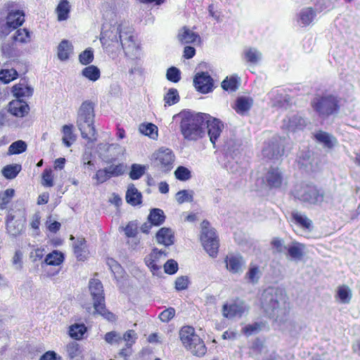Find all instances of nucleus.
<instances>
[{"mask_svg": "<svg viewBox=\"0 0 360 360\" xmlns=\"http://www.w3.org/2000/svg\"><path fill=\"white\" fill-rule=\"evenodd\" d=\"M200 240L205 251L212 257H216L219 249V240L215 230L210 226L207 220H203L201 223Z\"/></svg>", "mask_w": 360, "mask_h": 360, "instance_id": "9d476101", "label": "nucleus"}, {"mask_svg": "<svg viewBox=\"0 0 360 360\" xmlns=\"http://www.w3.org/2000/svg\"><path fill=\"white\" fill-rule=\"evenodd\" d=\"M304 245L298 242H292L287 247L288 254L295 261H300L304 256Z\"/></svg>", "mask_w": 360, "mask_h": 360, "instance_id": "c756f323", "label": "nucleus"}, {"mask_svg": "<svg viewBox=\"0 0 360 360\" xmlns=\"http://www.w3.org/2000/svg\"><path fill=\"white\" fill-rule=\"evenodd\" d=\"M146 167L139 164H132L129 177L133 180L139 179L146 172Z\"/></svg>", "mask_w": 360, "mask_h": 360, "instance_id": "6e6d98bb", "label": "nucleus"}, {"mask_svg": "<svg viewBox=\"0 0 360 360\" xmlns=\"http://www.w3.org/2000/svg\"><path fill=\"white\" fill-rule=\"evenodd\" d=\"M316 16L315 10L311 7L302 8L296 15V21L301 27H306L313 22Z\"/></svg>", "mask_w": 360, "mask_h": 360, "instance_id": "6ab92c4d", "label": "nucleus"}, {"mask_svg": "<svg viewBox=\"0 0 360 360\" xmlns=\"http://www.w3.org/2000/svg\"><path fill=\"white\" fill-rule=\"evenodd\" d=\"M74 253L78 260L84 261L86 259L85 248L86 240L84 238H78L73 245Z\"/></svg>", "mask_w": 360, "mask_h": 360, "instance_id": "4c0bfd02", "label": "nucleus"}, {"mask_svg": "<svg viewBox=\"0 0 360 360\" xmlns=\"http://www.w3.org/2000/svg\"><path fill=\"white\" fill-rule=\"evenodd\" d=\"M295 198L300 202L314 205H321L322 202H330L332 198L321 188L311 184H297L292 191Z\"/></svg>", "mask_w": 360, "mask_h": 360, "instance_id": "20e7f679", "label": "nucleus"}, {"mask_svg": "<svg viewBox=\"0 0 360 360\" xmlns=\"http://www.w3.org/2000/svg\"><path fill=\"white\" fill-rule=\"evenodd\" d=\"M252 99L248 97H238L235 103L234 109L237 113L244 115L247 112L252 105Z\"/></svg>", "mask_w": 360, "mask_h": 360, "instance_id": "473e14b6", "label": "nucleus"}, {"mask_svg": "<svg viewBox=\"0 0 360 360\" xmlns=\"http://www.w3.org/2000/svg\"><path fill=\"white\" fill-rule=\"evenodd\" d=\"M311 106L317 115L323 119L338 113L340 110L338 97L331 94L315 97L311 101Z\"/></svg>", "mask_w": 360, "mask_h": 360, "instance_id": "1a4fd4ad", "label": "nucleus"}, {"mask_svg": "<svg viewBox=\"0 0 360 360\" xmlns=\"http://www.w3.org/2000/svg\"><path fill=\"white\" fill-rule=\"evenodd\" d=\"M125 198L127 202L132 206L139 205L142 202L141 193L132 184L128 186Z\"/></svg>", "mask_w": 360, "mask_h": 360, "instance_id": "c85d7f7f", "label": "nucleus"}, {"mask_svg": "<svg viewBox=\"0 0 360 360\" xmlns=\"http://www.w3.org/2000/svg\"><path fill=\"white\" fill-rule=\"evenodd\" d=\"M209 117L206 119L205 123L207 134L213 147L217 148V143L224 129V123L220 120L212 117L210 115H209Z\"/></svg>", "mask_w": 360, "mask_h": 360, "instance_id": "ddd939ff", "label": "nucleus"}, {"mask_svg": "<svg viewBox=\"0 0 360 360\" xmlns=\"http://www.w3.org/2000/svg\"><path fill=\"white\" fill-rule=\"evenodd\" d=\"M15 4L6 3L0 11V39L3 41L13 30L18 28L25 21L22 11L15 10Z\"/></svg>", "mask_w": 360, "mask_h": 360, "instance_id": "7ed1b4c3", "label": "nucleus"}, {"mask_svg": "<svg viewBox=\"0 0 360 360\" xmlns=\"http://www.w3.org/2000/svg\"><path fill=\"white\" fill-rule=\"evenodd\" d=\"M12 93L17 99H22V97H30L32 96L34 89L27 84L25 79L12 87Z\"/></svg>", "mask_w": 360, "mask_h": 360, "instance_id": "a878e982", "label": "nucleus"}, {"mask_svg": "<svg viewBox=\"0 0 360 360\" xmlns=\"http://www.w3.org/2000/svg\"><path fill=\"white\" fill-rule=\"evenodd\" d=\"M338 296L342 303H349L352 297L351 290L346 285L340 286L338 290Z\"/></svg>", "mask_w": 360, "mask_h": 360, "instance_id": "e2e57ef3", "label": "nucleus"}, {"mask_svg": "<svg viewBox=\"0 0 360 360\" xmlns=\"http://www.w3.org/2000/svg\"><path fill=\"white\" fill-rule=\"evenodd\" d=\"M292 219L300 227L311 230L312 228V221L305 214L294 210L291 212Z\"/></svg>", "mask_w": 360, "mask_h": 360, "instance_id": "2f4dec72", "label": "nucleus"}, {"mask_svg": "<svg viewBox=\"0 0 360 360\" xmlns=\"http://www.w3.org/2000/svg\"><path fill=\"white\" fill-rule=\"evenodd\" d=\"M72 45L67 39H63L58 46V58L62 60H67L72 51Z\"/></svg>", "mask_w": 360, "mask_h": 360, "instance_id": "c9c22d12", "label": "nucleus"}, {"mask_svg": "<svg viewBox=\"0 0 360 360\" xmlns=\"http://www.w3.org/2000/svg\"><path fill=\"white\" fill-rule=\"evenodd\" d=\"M314 138L317 142L329 149L332 148L336 142V139L334 136L323 131L316 132L314 134Z\"/></svg>", "mask_w": 360, "mask_h": 360, "instance_id": "7c9ffc66", "label": "nucleus"}, {"mask_svg": "<svg viewBox=\"0 0 360 360\" xmlns=\"http://www.w3.org/2000/svg\"><path fill=\"white\" fill-rule=\"evenodd\" d=\"M94 60V51L91 48L86 49L79 56V62L84 65L90 64Z\"/></svg>", "mask_w": 360, "mask_h": 360, "instance_id": "338daca9", "label": "nucleus"}, {"mask_svg": "<svg viewBox=\"0 0 360 360\" xmlns=\"http://www.w3.org/2000/svg\"><path fill=\"white\" fill-rule=\"evenodd\" d=\"M123 33L124 37H122L120 40V41H122L121 49L124 50L127 56L129 54H134V52L137 50L138 46L135 42L131 29L129 27H127L125 31Z\"/></svg>", "mask_w": 360, "mask_h": 360, "instance_id": "aec40b11", "label": "nucleus"}, {"mask_svg": "<svg viewBox=\"0 0 360 360\" xmlns=\"http://www.w3.org/2000/svg\"><path fill=\"white\" fill-rule=\"evenodd\" d=\"M239 84V78L236 76L226 77L221 82V87L225 91H235L238 89Z\"/></svg>", "mask_w": 360, "mask_h": 360, "instance_id": "a18cd8bd", "label": "nucleus"}, {"mask_svg": "<svg viewBox=\"0 0 360 360\" xmlns=\"http://www.w3.org/2000/svg\"><path fill=\"white\" fill-rule=\"evenodd\" d=\"M94 103L89 101L83 102L78 111L77 125L82 137L90 142L96 140V132L94 126Z\"/></svg>", "mask_w": 360, "mask_h": 360, "instance_id": "39448f33", "label": "nucleus"}, {"mask_svg": "<svg viewBox=\"0 0 360 360\" xmlns=\"http://www.w3.org/2000/svg\"><path fill=\"white\" fill-rule=\"evenodd\" d=\"M193 85L198 91L207 94L212 91L214 80L207 72H201L195 75Z\"/></svg>", "mask_w": 360, "mask_h": 360, "instance_id": "4468645a", "label": "nucleus"}, {"mask_svg": "<svg viewBox=\"0 0 360 360\" xmlns=\"http://www.w3.org/2000/svg\"><path fill=\"white\" fill-rule=\"evenodd\" d=\"M8 112L17 117H24L30 112V106L23 99L13 100L8 105Z\"/></svg>", "mask_w": 360, "mask_h": 360, "instance_id": "a211bd4d", "label": "nucleus"}, {"mask_svg": "<svg viewBox=\"0 0 360 360\" xmlns=\"http://www.w3.org/2000/svg\"><path fill=\"white\" fill-rule=\"evenodd\" d=\"M306 125V120L297 114L292 115L283 120V126L290 131L303 129Z\"/></svg>", "mask_w": 360, "mask_h": 360, "instance_id": "b1692460", "label": "nucleus"}, {"mask_svg": "<svg viewBox=\"0 0 360 360\" xmlns=\"http://www.w3.org/2000/svg\"><path fill=\"white\" fill-rule=\"evenodd\" d=\"M249 309L248 304L241 300H236L233 303L223 305L222 312L227 319L241 317Z\"/></svg>", "mask_w": 360, "mask_h": 360, "instance_id": "2eb2a0df", "label": "nucleus"}, {"mask_svg": "<svg viewBox=\"0 0 360 360\" xmlns=\"http://www.w3.org/2000/svg\"><path fill=\"white\" fill-rule=\"evenodd\" d=\"M127 26L122 23H105L102 27L100 41L103 48L108 53H114L121 50L122 37Z\"/></svg>", "mask_w": 360, "mask_h": 360, "instance_id": "423d86ee", "label": "nucleus"}, {"mask_svg": "<svg viewBox=\"0 0 360 360\" xmlns=\"http://www.w3.org/2000/svg\"><path fill=\"white\" fill-rule=\"evenodd\" d=\"M56 11L58 14V20L59 21L67 20L69 18V13L70 11L69 2L67 0H61Z\"/></svg>", "mask_w": 360, "mask_h": 360, "instance_id": "ea45409f", "label": "nucleus"}, {"mask_svg": "<svg viewBox=\"0 0 360 360\" xmlns=\"http://www.w3.org/2000/svg\"><path fill=\"white\" fill-rule=\"evenodd\" d=\"M166 219V216L161 209L153 208L150 210L148 221L155 226L162 225Z\"/></svg>", "mask_w": 360, "mask_h": 360, "instance_id": "72a5a7b5", "label": "nucleus"}, {"mask_svg": "<svg viewBox=\"0 0 360 360\" xmlns=\"http://www.w3.org/2000/svg\"><path fill=\"white\" fill-rule=\"evenodd\" d=\"M64 134L63 142L66 147L71 146L73 141H75V136L72 133V125H64L63 127Z\"/></svg>", "mask_w": 360, "mask_h": 360, "instance_id": "09e8293b", "label": "nucleus"}, {"mask_svg": "<svg viewBox=\"0 0 360 360\" xmlns=\"http://www.w3.org/2000/svg\"><path fill=\"white\" fill-rule=\"evenodd\" d=\"M66 352L68 357L70 359H73L81 355L82 349L80 345L77 342H72L67 345Z\"/></svg>", "mask_w": 360, "mask_h": 360, "instance_id": "8fccbe9b", "label": "nucleus"}, {"mask_svg": "<svg viewBox=\"0 0 360 360\" xmlns=\"http://www.w3.org/2000/svg\"><path fill=\"white\" fill-rule=\"evenodd\" d=\"M21 169L20 165H8L3 168L2 174L7 179H13L17 176Z\"/></svg>", "mask_w": 360, "mask_h": 360, "instance_id": "79ce46f5", "label": "nucleus"}, {"mask_svg": "<svg viewBox=\"0 0 360 360\" xmlns=\"http://www.w3.org/2000/svg\"><path fill=\"white\" fill-rule=\"evenodd\" d=\"M180 100V96L177 89L171 88L168 90L167 93L164 96V101L165 102V106L172 105L177 103Z\"/></svg>", "mask_w": 360, "mask_h": 360, "instance_id": "de8ad7c7", "label": "nucleus"}, {"mask_svg": "<svg viewBox=\"0 0 360 360\" xmlns=\"http://www.w3.org/2000/svg\"><path fill=\"white\" fill-rule=\"evenodd\" d=\"M89 289L93 300V304L96 313L101 315L110 321L115 320L113 313L109 311L105 307L104 291L102 283L95 278L89 281Z\"/></svg>", "mask_w": 360, "mask_h": 360, "instance_id": "6e6552de", "label": "nucleus"}, {"mask_svg": "<svg viewBox=\"0 0 360 360\" xmlns=\"http://www.w3.org/2000/svg\"><path fill=\"white\" fill-rule=\"evenodd\" d=\"M226 269L232 274H241L245 265V260L240 255H228L224 260Z\"/></svg>", "mask_w": 360, "mask_h": 360, "instance_id": "dca6fc26", "label": "nucleus"}, {"mask_svg": "<svg viewBox=\"0 0 360 360\" xmlns=\"http://www.w3.org/2000/svg\"><path fill=\"white\" fill-rule=\"evenodd\" d=\"M265 179L270 188H278L283 182V173L278 168H271L266 174Z\"/></svg>", "mask_w": 360, "mask_h": 360, "instance_id": "4be33fe9", "label": "nucleus"}, {"mask_svg": "<svg viewBox=\"0 0 360 360\" xmlns=\"http://www.w3.org/2000/svg\"><path fill=\"white\" fill-rule=\"evenodd\" d=\"M269 96L275 106L287 108L291 103L290 96L283 94L279 89H273Z\"/></svg>", "mask_w": 360, "mask_h": 360, "instance_id": "5701e85b", "label": "nucleus"}, {"mask_svg": "<svg viewBox=\"0 0 360 360\" xmlns=\"http://www.w3.org/2000/svg\"><path fill=\"white\" fill-rule=\"evenodd\" d=\"M18 76L16 70H1L0 71V80L4 84H8L15 79Z\"/></svg>", "mask_w": 360, "mask_h": 360, "instance_id": "680f3d73", "label": "nucleus"}, {"mask_svg": "<svg viewBox=\"0 0 360 360\" xmlns=\"http://www.w3.org/2000/svg\"><path fill=\"white\" fill-rule=\"evenodd\" d=\"M244 58L250 64H257L261 58L262 53L255 48H248L244 50Z\"/></svg>", "mask_w": 360, "mask_h": 360, "instance_id": "58836bf2", "label": "nucleus"}, {"mask_svg": "<svg viewBox=\"0 0 360 360\" xmlns=\"http://www.w3.org/2000/svg\"><path fill=\"white\" fill-rule=\"evenodd\" d=\"M179 338L185 348L193 355L202 356L207 352L203 340L195 333L192 326H183L179 331Z\"/></svg>", "mask_w": 360, "mask_h": 360, "instance_id": "0eeeda50", "label": "nucleus"}, {"mask_svg": "<svg viewBox=\"0 0 360 360\" xmlns=\"http://www.w3.org/2000/svg\"><path fill=\"white\" fill-rule=\"evenodd\" d=\"M14 42H2L1 51L5 58H9L15 56Z\"/></svg>", "mask_w": 360, "mask_h": 360, "instance_id": "0e129e2a", "label": "nucleus"}, {"mask_svg": "<svg viewBox=\"0 0 360 360\" xmlns=\"http://www.w3.org/2000/svg\"><path fill=\"white\" fill-rule=\"evenodd\" d=\"M106 264L108 266L112 274L114 275L115 278L117 279L119 276H122L123 269L122 266L114 259L109 257L107 258Z\"/></svg>", "mask_w": 360, "mask_h": 360, "instance_id": "864d4df0", "label": "nucleus"}, {"mask_svg": "<svg viewBox=\"0 0 360 360\" xmlns=\"http://www.w3.org/2000/svg\"><path fill=\"white\" fill-rule=\"evenodd\" d=\"M174 175L177 179L183 181L191 178V171L184 166L178 167L174 172Z\"/></svg>", "mask_w": 360, "mask_h": 360, "instance_id": "69168bd1", "label": "nucleus"}, {"mask_svg": "<svg viewBox=\"0 0 360 360\" xmlns=\"http://www.w3.org/2000/svg\"><path fill=\"white\" fill-rule=\"evenodd\" d=\"M6 230L12 236H17L21 233L24 224L21 220H14V215L9 214L6 217Z\"/></svg>", "mask_w": 360, "mask_h": 360, "instance_id": "bb28decb", "label": "nucleus"}, {"mask_svg": "<svg viewBox=\"0 0 360 360\" xmlns=\"http://www.w3.org/2000/svg\"><path fill=\"white\" fill-rule=\"evenodd\" d=\"M276 323L282 330H286L292 337H297L303 328L301 324L289 319L288 315L286 316L285 321Z\"/></svg>", "mask_w": 360, "mask_h": 360, "instance_id": "cd10ccee", "label": "nucleus"}, {"mask_svg": "<svg viewBox=\"0 0 360 360\" xmlns=\"http://www.w3.org/2000/svg\"><path fill=\"white\" fill-rule=\"evenodd\" d=\"M217 147H220L226 159L235 160L242 152V141L236 138L234 133L230 131L223 136V141Z\"/></svg>", "mask_w": 360, "mask_h": 360, "instance_id": "9b49d317", "label": "nucleus"}, {"mask_svg": "<svg viewBox=\"0 0 360 360\" xmlns=\"http://www.w3.org/2000/svg\"><path fill=\"white\" fill-rule=\"evenodd\" d=\"M224 165L226 170L231 173L240 174L243 172V168L238 165L237 158L235 160L226 159Z\"/></svg>", "mask_w": 360, "mask_h": 360, "instance_id": "603ef678", "label": "nucleus"}, {"mask_svg": "<svg viewBox=\"0 0 360 360\" xmlns=\"http://www.w3.org/2000/svg\"><path fill=\"white\" fill-rule=\"evenodd\" d=\"M265 326V323L262 321L260 323L259 322H255L252 324L246 325L245 327L243 328V333L247 335L250 336L253 334H255L258 333L259 330H262V329Z\"/></svg>", "mask_w": 360, "mask_h": 360, "instance_id": "5fc2aeb1", "label": "nucleus"}, {"mask_svg": "<svg viewBox=\"0 0 360 360\" xmlns=\"http://www.w3.org/2000/svg\"><path fill=\"white\" fill-rule=\"evenodd\" d=\"M175 156L169 148H161L152 155L154 167H158L161 171L167 172L174 167Z\"/></svg>", "mask_w": 360, "mask_h": 360, "instance_id": "f8f14e48", "label": "nucleus"}, {"mask_svg": "<svg viewBox=\"0 0 360 360\" xmlns=\"http://www.w3.org/2000/svg\"><path fill=\"white\" fill-rule=\"evenodd\" d=\"M30 33L27 29H18L12 37L13 41L27 43L30 41Z\"/></svg>", "mask_w": 360, "mask_h": 360, "instance_id": "bf43d9fd", "label": "nucleus"}, {"mask_svg": "<svg viewBox=\"0 0 360 360\" xmlns=\"http://www.w3.org/2000/svg\"><path fill=\"white\" fill-rule=\"evenodd\" d=\"M193 195L194 191L192 190H181L176 193V200L179 204L191 202L193 201Z\"/></svg>", "mask_w": 360, "mask_h": 360, "instance_id": "49530a36", "label": "nucleus"}, {"mask_svg": "<svg viewBox=\"0 0 360 360\" xmlns=\"http://www.w3.org/2000/svg\"><path fill=\"white\" fill-rule=\"evenodd\" d=\"M178 38L182 44H191L195 42L197 39H200V36L184 27L181 32L179 33Z\"/></svg>", "mask_w": 360, "mask_h": 360, "instance_id": "e433bc0d", "label": "nucleus"}, {"mask_svg": "<svg viewBox=\"0 0 360 360\" xmlns=\"http://www.w3.org/2000/svg\"><path fill=\"white\" fill-rule=\"evenodd\" d=\"M86 331V327L83 323H75L70 327L69 334L70 337L80 340Z\"/></svg>", "mask_w": 360, "mask_h": 360, "instance_id": "c03bdc74", "label": "nucleus"}, {"mask_svg": "<svg viewBox=\"0 0 360 360\" xmlns=\"http://www.w3.org/2000/svg\"><path fill=\"white\" fill-rule=\"evenodd\" d=\"M15 191L13 188L6 189L3 193L0 195V208L4 210L6 208V206L9 202L10 200L14 195Z\"/></svg>", "mask_w": 360, "mask_h": 360, "instance_id": "774afa93", "label": "nucleus"}, {"mask_svg": "<svg viewBox=\"0 0 360 360\" xmlns=\"http://www.w3.org/2000/svg\"><path fill=\"white\" fill-rule=\"evenodd\" d=\"M139 131L153 139L158 136V127L152 123L141 124L139 126Z\"/></svg>", "mask_w": 360, "mask_h": 360, "instance_id": "3c124183", "label": "nucleus"}, {"mask_svg": "<svg viewBox=\"0 0 360 360\" xmlns=\"http://www.w3.org/2000/svg\"><path fill=\"white\" fill-rule=\"evenodd\" d=\"M27 149V144L22 140L16 141L12 143L8 148L9 154H20Z\"/></svg>", "mask_w": 360, "mask_h": 360, "instance_id": "13d9d810", "label": "nucleus"}, {"mask_svg": "<svg viewBox=\"0 0 360 360\" xmlns=\"http://www.w3.org/2000/svg\"><path fill=\"white\" fill-rule=\"evenodd\" d=\"M158 243L169 247L174 243V234L170 228L162 227L155 235Z\"/></svg>", "mask_w": 360, "mask_h": 360, "instance_id": "393cba45", "label": "nucleus"}, {"mask_svg": "<svg viewBox=\"0 0 360 360\" xmlns=\"http://www.w3.org/2000/svg\"><path fill=\"white\" fill-rule=\"evenodd\" d=\"M82 75L88 79L96 82L101 76L100 70L95 65H89L84 68Z\"/></svg>", "mask_w": 360, "mask_h": 360, "instance_id": "a19ab883", "label": "nucleus"}, {"mask_svg": "<svg viewBox=\"0 0 360 360\" xmlns=\"http://www.w3.org/2000/svg\"><path fill=\"white\" fill-rule=\"evenodd\" d=\"M63 260V254L58 250H53L46 255L44 262L48 265H60Z\"/></svg>", "mask_w": 360, "mask_h": 360, "instance_id": "37998d69", "label": "nucleus"}, {"mask_svg": "<svg viewBox=\"0 0 360 360\" xmlns=\"http://www.w3.org/2000/svg\"><path fill=\"white\" fill-rule=\"evenodd\" d=\"M126 166L120 163L118 165H111L109 167H105L108 171V174L110 176V179L113 176H119L122 175L124 173Z\"/></svg>", "mask_w": 360, "mask_h": 360, "instance_id": "4d7b16f0", "label": "nucleus"}, {"mask_svg": "<svg viewBox=\"0 0 360 360\" xmlns=\"http://www.w3.org/2000/svg\"><path fill=\"white\" fill-rule=\"evenodd\" d=\"M174 118H180V131L184 139L188 141H196L205 136L206 119L209 114L183 110Z\"/></svg>", "mask_w": 360, "mask_h": 360, "instance_id": "f03ea898", "label": "nucleus"}, {"mask_svg": "<svg viewBox=\"0 0 360 360\" xmlns=\"http://www.w3.org/2000/svg\"><path fill=\"white\" fill-rule=\"evenodd\" d=\"M123 33L124 37H122L120 40V41H122L121 49L124 50L127 56L129 54H134V52L137 50L138 46L135 42L131 29L129 27H127L125 31Z\"/></svg>", "mask_w": 360, "mask_h": 360, "instance_id": "412c9836", "label": "nucleus"}, {"mask_svg": "<svg viewBox=\"0 0 360 360\" xmlns=\"http://www.w3.org/2000/svg\"><path fill=\"white\" fill-rule=\"evenodd\" d=\"M166 78L171 82L177 83L181 80V71L179 68L172 66L167 70Z\"/></svg>", "mask_w": 360, "mask_h": 360, "instance_id": "052dcab7", "label": "nucleus"}, {"mask_svg": "<svg viewBox=\"0 0 360 360\" xmlns=\"http://www.w3.org/2000/svg\"><path fill=\"white\" fill-rule=\"evenodd\" d=\"M261 304L266 314L275 322H283L289 315L290 304L285 291L280 288L265 289L262 294Z\"/></svg>", "mask_w": 360, "mask_h": 360, "instance_id": "f257e3e1", "label": "nucleus"}, {"mask_svg": "<svg viewBox=\"0 0 360 360\" xmlns=\"http://www.w3.org/2000/svg\"><path fill=\"white\" fill-rule=\"evenodd\" d=\"M261 276L262 272L259 266L256 264L250 263L249 269L245 275V278L248 280V283L256 284L258 283Z\"/></svg>", "mask_w": 360, "mask_h": 360, "instance_id": "f704fd0d", "label": "nucleus"}, {"mask_svg": "<svg viewBox=\"0 0 360 360\" xmlns=\"http://www.w3.org/2000/svg\"><path fill=\"white\" fill-rule=\"evenodd\" d=\"M283 153V147L277 139L271 140L262 149L263 156L269 160H278Z\"/></svg>", "mask_w": 360, "mask_h": 360, "instance_id": "f3484780", "label": "nucleus"}]
</instances>
